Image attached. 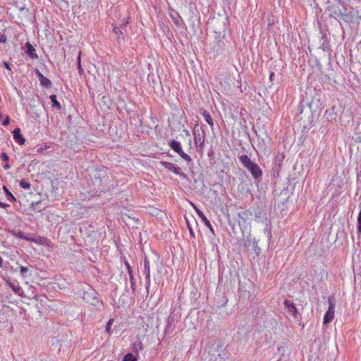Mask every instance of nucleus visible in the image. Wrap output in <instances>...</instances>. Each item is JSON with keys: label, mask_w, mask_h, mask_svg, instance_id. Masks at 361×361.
Here are the masks:
<instances>
[{"label": "nucleus", "mask_w": 361, "mask_h": 361, "mask_svg": "<svg viewBox=\"0 0 361 361\" xmlns=\"http://www.w3.org/2000/svg\"><path fill=\"white\" fill-rule=\"evenodd\" d=\"M284 305L287 311L290 314H291L295 318H296L298 314V309L295 307V304L290 300H286L284 301Z\"/></svg>", "instance_id": "5"}, {"label": "nucleus", "mask_w": 361, "mask_h": 361, "mask_svg": "<svg viewBox=\"0 0 361 361\" xmlns=\"http://www.w3.org/2000/svg\"><path fill=\"white\" fill-rule=\"evenodd\" d=\"M274 77H275V73L274 72H271L269 75V80H273Z\"/></svg>", "instance_id": "35"}, {"label": "nucleus", "mask_w": 361, "mask_h": 361, "mask_svg": "<svg viewBox=\"0 0 361 361\" xmlns=\"http://www.w3.org/2000/svg\"><path fill=\"white\" fill-rule=\"evenodd\" d=\"M37 78L40 82V85L46 88H49L51 85L50 80L47 78L44 75L39 71H37Z\"/></svg>", "instance_id": "6"}, {"label": "nucleus", "mask_w": 361, "mask_h": 361, "mask_svg": "<svg viewBox=\"0 0 361 361\" xmlns=\"http://www.w3.org/2000/svg\"><path fill=\"white\" fill-rule=\"evenodd\" d=\"M80 53L79 54L78 56V59H77V61H78V64H79V63H80Z\"/></svg>", "instance_id": "40"}, {"label": "nucleus", "mask_w": 361, "mask_h": 361, "mask_svg": "<svg viewBox=\"0 0 361 361\" xmlns=\"http://www.w3.org/2000/svg\"><path fill=\"white\" fill-rule=\"evenodd\" d=\"M3 189L6 195L7 200L11 202H15V197L11 194V192L8 190V188L6 186H4Z\"/></svg>", "instance_id": "16"}, {"label": "nucleus", "mask_w": 361, "mask_h": 361, "mask_svg": "<svg viewBox=\"0 0 361 361\" xmlns=\"http://www.w3.org/2000/svg\"><path fill=\"white\" fill-rule=\"evenodd\" d=\"M178 154H179V155H180V157H182L185 161H188V162H190V161H192V159H191L189 155H188L187 154H185V153L183 151V149H182L180 152H178Z\"/></svg>", "instance_id": "21"}, {"label": "nucleus", "mask_w": 361, "mask_h": 361, "mask_svg": "<svg viewBox=\"0 0 361 361\" xmlns=\"http://www.w3.org/2000/svg\"><path fill=\"white\" fill-rule=\"evenodd\" d=\"M2 258L0 257V267H1V264H2Z\"/></svg>", "instance_id": "41"}, {"label": "nucleus", "mask_w": 361, "mask_h": 361, "mask_svg": "<svg viewBox=\"0 0 361 361\" xmlns=\"http://www.w3.org/2000/svg\"><path fill=\"white\" fill-rule=\"evenodd\" d=\"M128 23V19H124V20H123V25L124 26H126Z\"/></svg>", "instance_id": "39"}, {"label": "nucleus", "mask_w": 361, "mask_h": 361, "mask_svg": "<svg viewBox=\"0 0 361 361\" xmlns=\"http://www.w3.org/2000/svg\"><path fill=\"white\" fill-rule=\"evenodd\" d=\"M25 53L32 59H36L38 58L37 54L35 53V49L29 42L26 43V51H25Z\"/></svg>", "instance_id": "7"}, {"label": "nucleus", "mask_w": 361, "mask_h": 361, "mask_svg": "<svg viewBox=\"0 0 361 361\" xmlns=\"http://www.w3.org/2000/svg\"><path fill=\"white\" fill-rule=\"evenodd\" d=\"M133 348L134 352L138 353L140 350H142V343L140 341L135 342Z\"/></svg>", "instance_id": "18"}, {"label": "nucleus", "mask_w": 361, "mask_h": 361, "mask_svg": "<svg viewBox=\"0 0 361 361\" xmlns=\"http://www.w3.org/2000/svg\"><path fill=\"white\" fill-rule=\"evenodd\" d=\"M264 233H266L267 236L269 238H271V233L270 230H267V229H265V230H264Z\"/></svg>", "instance_id": "32"}, {"label": "nucleus", "mask_w": 361, "mask_h": 361, "mask_svg": "<svg viewBox=\"0 0 361 361\" xmlns=\"http://www.w3.org/2000/svg\"><path fill=\"white\" fill-rule=\"evenodd\" d=\"M11 288L13 290V292L18 295H22L23 293V291L21 288V287L17 283H10Z\"/></svg>", "instance_id": "13"}, {"label": "nucleus", "mask_w": 361, "mask_h": 361, "mask_svg": "<svg viewBox=\"0 0 361 361\" xmlns=\"http://www.w3.org/2000/svg\"><path fill=\"white\" fill-rule=\"evenodd\" d=\"M7 206H8L7 204H4L0 202V207L5 208Z\"/></svg>", "instance_id": "37"}, {"label": "nucleus", "mask_w": 361, "mask_h": 361, "mask_svg": "<svg viewBox=\"0 0 361 361\" xmlns=\"http://www.w3.org/2000/svg\"><path fill=\"white\" fill-rule=\"evenodd\" d=\"M19 183L20 187L23 189H29L30 188V184L25 180H20Z\"/></svg>", "instance_id": "23"}, {"label": "nucleus", "mask_w": 361, "mask_h": 361, "mask_svg": "<svg viewBox=\"0 0 361 361\" xmlns=\"http://www.w3.org/2000/svg\"><path fill=\"white\" fill-rule=\"evenodd\" d=\"M13 139L16 142H18L19 145H24L25 140L23 137V136L20 133V130L19 128H16L13 131Z\"/></svg>", "instance_id": "8"}, {"label": "nucleus", "mask_w": 361, "mask_h": 361, "mask_svg": "<svg viewBox=\"0 0 361 361\" xmlns=\"http://www.w3.org/2000/svg\"><path fill=\"white\" fill-rule=\"evenodd\" d=\"M129 277H130V286H131L132 292L134 293L135 291V284H136V283H135V279L134 278L133 271H130Z\"/></svg>", "instance_id": "17"}, {"label": "nucleus", "mask_w": 361, "mask_h": 361, "mask_svg": "<svg viewBox=\"0 0 361 361\" xmlns=\"http://www.w3.org/2000/svg\"><path fill=\"white\" fill-rule=\"evenodd\" d=\"M114 323V319H109V320L108 321L107 324H106V332L109 334V335H111V325L113 324Z\"/></svg>", "instance_id": "19"}, {"label": "nucleus", "mask_w": 361, "mask_h": 361, "mask_svg": "<svg viewBox=\"0 0 361 361\" xmlns=\"http://www.w3.org/2000/svg\"><path fill=\"white\" fill-rule=\"evenodd\" d=\"M78 69L80 73H81L82 72V68L81 67L80 63H79V64H78Z\"/></svg>", "instance_id": "36"}, {"label": "nucleus", "mask_w": 361, "mask_h": 361, "mask_svg": "<svg viewBox=\"0 0 361 361\" xmlns=\"http://www.w3.org/2000/svg\"><path fill=\"white\" fill-rule=\"evenodd\" d=\"M89 296H90V295H89V294H87L86 297H89ZM86 299L87 300V298H86Z\"/></svg>", "instance_id": "42"}, {"label": "nucleus", "mask_w": 361, "mask_h": 361, "mask_svg": "<svg viewBox=\"0 0 361 361\" xmlns=\"http://www.w3.org/2000/svg\"><path fill=\"white\" fill-rule=\"evenodd\" d=\"M194 134H195V141L197 144H199L200 146H202L204 143V135L203 136H201L200 134H196L195 132H194Z\"/></svg>", "instance_id": "14"}, {"label": "nucleus", "mask_w": 361, "mask_h": 361, "mask_svg": "<svg viewBox=\"0 0 361 361\" xmlns=\"http://www.w3.org/2000/svg\"><path fill=\"white\" fill-rule=\"evenodd\" d=\"M1 159L6 162H8L9 160V157L7 155L6 153L3 152L1 154Z\"/></svg>", "instance_id": "24"}, {"label": "nucleus", "mask_w": 361, "mask_h": 361, "mask_svg": "<svg viewBox=\"0 0 361 361\" xmlns=\"http://www.w3.org/2000/svg\"><path fill=\"white\" fill-rule=\"evenodd\" d=\"M171 17L173 23L177 26H181L182 25L183 20H182L181 17L179 16V14L178 13H175L174 14H171Z\"/></svg>", "instance_id": "12"}, {"label": "nucleus", "mask_w": 361, "mask_h": 361, "mask_svg": "<svg viewBox=\"0 0 361 361\" xmlns=\"http://www.w3.org/2000/svg\"><path fill=\"white\" fill-rule=\"evenodd\" d=\"M50 100L52 103L53 107H56L57 109L61 108L60 103L57 101L56 96L55 94H51L50 97Z\"/></svg>", "instance_id": "15"}, {"label": "nucleus", "mask_w": 361, "mask_h": 361, "mask_svg": "<svg viewBox=\"0 0 361 361\" xmlns=\"http://www.w3.org/2000/svg\"><path fill=\"white\" fill-rule=\"evenodd\" d=\"M126 265L127 267V269H128V274H130V271H133L130 264L128 262H126Z\"/></svg>", "instance_id": "34"}, {"label": "nucleus", "mask_w": 361, "mask_h": 361, "mask_svg": "<svg viewBox=\"0 0 361 361\" xmlns=\"http://www.w3.org/2000/svg\"><path fill=\"white\" fill-rule=\"evenodd\" d=\"M123 361H137V359L132 353H128L124 356Z\"/></svg>", "instance_id": "20"}, {"label": "nucleus", "mask_w": 361, "mask_h": 361, "mask_svg": "<svg viewBox=\"0 0 361 361\" xmlns=\"http://www.w3.org/2000/svg\"><path fill=\"white\" fill-rule=\"evenodd\" d=\"M188 230H189V232H190V234L192 237H195V233H194V231L191 227V226L189 224V223H188Z\"/></svg>", "instance_id": "28"}, {"label": "nucleus", "mask_w": 361, "mask_h": 361, "mask_svg": "<svg viewBox=\"0 0 361 361\" xmlns=\"http://www.w3.org/2000/svg\"><path fill=\"white\" fill-rule=\"evenodd\" d=\"M16 236L18 238H20V239H24L25 238V235H24V233L21 231H19L17 234H16Z\"/></svg>", "instance_id": "29"}, {"label": "nucleus", "mask_w": 361, "mask_h": 361, "mask_svg": "<svg viewBox=\"0 0 361 361\" xmlns=\"http://www.w3.org/2000/svg\"><path fill=\"white\" fill-rule=\"evenodd\" d=\"M329 307L324 317V324H327L331 322L334 318L335 302L333 297H329L328 299Z\"/></svg>", "instance_id": "2"}, {"label": "nucleus", "mask_w": 361, "mask_h": 361, "mask_svg": "<svg viewBox=\"0 0 361 361\" xmlns=\"http://www.w3.org/2000/svg\"><path fill=\"white\" fill-rule=\"evenodd\" d=\"M20 272L21 275L25 276L28 272V268L20 267Z\"/></svg>", "instance_id": "25"}, {"label": "nucleus", "mask_w": 361, "mask_h": 361, "mask_svg": "<svg viewBox=\"0 0 361 361\" xmlns=\"http://www.w3.org/2000/svg\"><path fill=\"white\" fill-rule=\"evenodd\" d=\"M24 240H26L27 241H30V242H37L35 240V238L27 237V236H25V238H24Z\"/></svg>", "instance_id": "33"}, {"label": "nucleus", "mask_w": 361, "mask_h": 361, "mask_svg": "<svg viewBox=\"0 0 361 361\" xmlns=\"http://www.w3.org/2000/svg\"><path fill=\"white\" fill-rule=\"evenodd\" d=\"M4 168L5 169H8L10 168V165L8 163H6L4 164Z\"/></svg>", "instance_id": "38"}, {"label": "nucleus", "mask_w": 361, "mask_h": 361, "mask_svg": "<svg viewBox=\"0 0 361 361\" xmlns=\"http://www.w3.org/2000/svg\"><path fill=\"white\" fill-rule=\"evenodd\" d=\"M114 32H115V34L118 35V33H121V30L119 27H114Z\"/></svg>", "instance_id": "31"}, {"label": "nucleus", "mask_w": 361, "mask_h": 361, "mask_svg": "<svg viewBox=\"0 0 361 361\" xmlns=\"http://www.w3.org/2000/svg\"><path fill=\"white\" fill-rule=\"evenodd\" d=\"M160 164L176 175L180 176H184V174L181 172L180 168L173 163L161 161H160Z\"/></svg>", "instance_id": "3"}, {"label": "nucleus", "mask_w": 361, "mask_h": 361, "mask_svg": "<svg viewBox=\"0 0 361 361\" xmlns=\"http://www.w3.org/2000/svg\"><path fill=\"white\" fill-rule=\"evenodd\" d=\"M195 210H196L198 216L201 218L202 221L205 224V226L207 228H209L212 233H214V230H213V228H212V226L211 223L207 219V218L204 216L203 212L202 211H200V209H198L197 208H195Z\"/></svg>", "instance_id": "9"}, {"label": "nucleus", "mask_w": 361, "mask_h": 361, "mask_svg": "<svg viewBox=\"0 0 361 361\" xmlns=\"http://www.w3.org/2000/svg\"><path fill=\"white\" fill-rule=\"evenodd\" d=\"M143 274L145 275V286L147 289L150 286V263L149 260L147 257H145L144 259V269Z\"/></svg>", "instance_id": "4"}, {"label": "nucleus", "mask_w": 361, "mask_h": 361, "mask_svg": "<svg viewBox=\"0 0 361 361\" xmlns=\"http://www.w3.org/2000/svg\"><path fill=\"white\" fill-rule=\"evenodd\" d=\"M170 147L176 152L178 153L182 150L181 145L179 142L173 140L169 142Z\"/></svg>", "instance_id": "11"}, {"label": "nucleus", "mask_w": 361, "mask_h": 361, "mask_svg": "<svg viewBox=\"0 0 361 361\" xmlns=\"http://www.w3.org/2000/svg\"><path fill=\"white\" fill-rule=\"evenodd\" d=\"M240 163L247 170L250 172L252 176L255 179H258L262 176V171L260 167L254 161H252L247 155L243 154L238 157Z\"/></svg>", "instance_id": "1"}, {"label": "nucleus", "mask_w": 361, "mask_h": 361, "mask_svg": "<svg viewBox=\"0 0 361 361\" xmlns=\"http://www.w3.org/2000/svg\"><path fill=\"white\" fill-rule=\"evenodd\" d=\"M202 115L204 117V119L205 120V121L209 125V126L212 128H213L214 121H213V118H212V116L210 115V114L208 111L204 110L202 112Z\"/></svg>", "instance_id": "10"}, {"label": "nucleus", "mask_w": 361, "mask_h": 361, "mask_svg": "<svg viewBox=\"0 0 361 361\" xmlns=\"http://www.w3.org/2000/svg\"><path fill=\"white\" fill-rule=\"evenodd\" d=\"M4 67H5L7 70H9V71H11V65H10L8 62L4 61Z\"/></svg>", "instance_id": "30"}, {"label": "nucleus", "mask_w": 361, "mask_h": 361, "mask_svg": "<svg viewBox=\"0 0 361 361\" xmlns=\"http://www.w3.org/2000/svg\"><path fill=\"white\" fill-rule=\"evenodd\" d=\"M90 303L93 306L100 307L102 302L99 301V300L97 297L93 296L92 297V300L90 302Z\"/></svg>", "instance_id": "22"}, {"label": "nucleus", "mask_w": 361, "mask_h": 361, "mask_svg": "<svg viewBox=\"0 0 361 361\" xmlns=\"http://www.w3.org/2000/svg\"><path fill=\"white\" fill-rule=\"evenodd\" d=\"M7 41V37L5 35H0V43H5Z\"/></svg>", "instance_id": "27"}, {"label": "nucleus", "mask_w": 361, "mask_h": 361, "mask_svg": "<svg viewBox=\"0 0 361 361\" xmlns=\"http://www.w3.org/2000/svg\"><path fill=\"white\" fill-rule=\"evenodd\" d=\"M9 122H10V118H9V116H7L6 117V118L2 121L1 124L4 126H6L9 124Z\"/></svg>", "instance_id": "26"}]
</instances>
